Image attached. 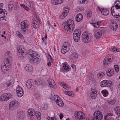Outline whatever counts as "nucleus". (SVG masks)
<instances>
[{
	"label": "nucleus",
	"mask_w": 120,
	"mask_h": 120,
	"mask_svg": "<svg viewBox=\"0 0 120 120\" xmlns=\"http://www.w3.org/2000/svg\"><path fill=\"white\" fill-rule=\"evenodd\" d=\"M107 116H107V115L105 116L104 117V118L105 120H114L112 119H107Z\"/></svg>",
	"instance_id": "obj_62"
},
{
	"label": "nucleus",
	"mask_w": 120,
	"mask_h": 120,
	"mask_svg": "<svg viewBox=\"0 0 120 120\" xmlns=\"http://www.w3.org/2000/svg\"><path fill=\"white\" fill-rule=\"evenodd\" d=\"M69 11V9L68 7H65L64 9V11L63 12V14H64L65 16H66L68 13Z\"/></svg>",
	"instance_id": "obj_29"
},
{
	"label": "nucleus",
	"mask_w": 120,
	"mask_h": 120,
	"mask_svg": "<svg viewBox=\"0 0 120 120\" xmlns=\"http://www.w3.org/2000/svg\"><path fill=\"white\" fill-rule=\"evenodd\" d=\"M21 28L24 32H25L28 28V24L26 21H22L21 23Z\"/></svg>",
	"instance_id": "obj_11"
},
{
	"label": "nucleus",
	"mask_w": 120,
	"mask_h": 120,
	"mask_svg": "<svg viewBox=\"0 0 120 120\" xmlns=\"http://www.w3.org/2000/svg\"><path fill=\"white\" fill-rule=\"evenodd\" d=\"M118 27L117 24L115 22H112L111 27L113 30H116Z\"/></svg>",
	"instance_id": "obj_20"
},
{
	"label": "nucleus",
	"mask_w": 120,
	"mask_h": 120,
	"mask_svg": "<svg viewBox=\"0 0 120 120\" xmlns=\"http://www.w3.org/2000/svg\"><path fill=\"white\" fill-rule=\"evenodd\" d=\"M28 115L30 116V118H32V116H34L35 115L36 112L34 111H30L29 109L28 110Z\"/></svg>",
	"instance_id": "obj_25"
},
{
	"label": "nucleus",
	"mask_w": 120,
	"mask_h": 120,
	"mask_svg": "<svg viewBox=\"0 0 120 120\" xmlns=\"http://www.w3.org/2000/svg\"><path fill=\"white\" fill-rule=\"evenodd\" d=\"M115 2L117 3V4H118L119 5H120V1L119 0L116 1Z\"/></svg>",
	"instance_id": "obj_64"
},
{
	"label": "nucleus",
	"mask_w": 120,
	"mask_h": 120,
	"mask_svg": "<svg viewBox=\"0 0 120 120\" xmlns=\"http://www.w3.org/2000/svg\"><path fill=\"white\" fill-rule=\"evenodd\" d=\"M77 9L78 11H82L84 10L83 7H78Z\"/></svg>",
	"instance_id": "obj_54"
},
{
	"label": "nucleus",
	"mask_w": 120,
	"mask_h": 120,
	"mask_svg": "<svg viewBox=\"0 0 120 120\" xmlns=\"http://www.w3.org/2000/svg\"><path fill=\"white\" fill-rule=\"evenodd\" d=\"M112 82L109 80H107V87H109L110 86L112 85Z\"/></svg>",
	"instance_id": "obj_45"
},
{
	"label": "nucleus",
	"mask_w": 120,
	"mask_h": 120,
	"mask_svg": "<svg viewBox=\"0 0 120 120\" xmlns=\"http://www.w3.org/2000/svg\"><path fill=\"white\" fill-rule=\"evenodd\" d=\"M114 6L113 5L112 6L111 8V13L112 16H114V15H115V14L114 13Z\"/></svg>",
	"instance_id": "obj_40"
},
{
	"label": "nucleus",
	"mask_w": 120,
	"mask_h": 120,
	"mask_svg": "<svg viewBox=\"0 0 120 120\" xmlns=\"http://www.w3.org/2000/svg\"><path fill=\"white\" fill-rule=\"evenodd\" d=\"M27 56L29 55L31 58L29 60V61L32 64H39L40 62L41 59L39 57L38 55L36 52L29 50L27 52Z\"/></svg>",
	"instance_id": "obj_1"
},
{
	"label": "nucleus",
	"mask_w": 120,
	"mask_h": 120,
	"mask_svg": "<svg viewBox=\"0 0 120 120\" xmlns=\"http://www.w3.org/2000/svg\"><path fill=\"white\" fill-rule=\"evenodd\" d=\"M59 116L60 117V120H61L63 117V115L62 113H60Z\"/></svg>",
	"instance_id": "obj_63"
},
{
	"label": "nucleus",
	"mask_w": 120,
	"mask_h": 120,
	"mask_svg": "<svg viewBox=\"0 0 120 120\" xmlns=\"http://www.w3.org/2000/svg\"><path fill=\"white\" fill-rule=\"evenodd\" d=\"M35 115L37 117L38 120H40L41 119V113L39 112H36Z\"/></svg>",
	"instance_id": "obj_35"
},
{
	"label": "nucleus",
	"mask_w": 120,
	"mask_h": 120,
	"mask_svg": "<svg viewBox=\"0 0 120 120\" xmlns=\"http://www.w3.org/2000/svg\"><path fill=\"white\" fill-rule=\"evenodd\" d=\"M101 13L104 15H107L109 13V11L108 10L102 9V10L101 11Z\"/></svg>",
	"instance_id": "obj_24"
},
{
	"label": "nucleus",
	"mask_w": 120,
	"mask_h": 120,
	"mask_svg": "<svg viewBox=\"0 0 120 120\" xmlns=\"http://www.w3.org/2000/svg\"><path fill=\"white\" fill-rule=\"evenodd\" d=\"M68 51L67 48L63 47V48L61 50V52L62 53L64 54L67 51Z\"/></svg>",
	"instance_id": "obj_43"
},
{
	"label": "nucleus",
	"mask_w": 120,
	"mask_h": 120,
	"mask_svg": "<svg viewBox=\"0 0 120 120\" xmlns=\"http://www.w3.org/2000/svg\"><path fill=\"white\" fill-rule=\"evenodd\" d=\"M17 54L18 58L22 59H23L26 56V52H24L22 48L20 47L18 48Z\"/></svg>",
	"instance_id": "obj_6"
},
{
	"label": "nucleus",
	"mask_w": 120,
	"mask_h": 120,
	"mask_svg": "<svg viewBox=\"0 0 120 120\" xmlns=\"http://www.w3.org/2000/svg\"><path fill=\"white\" fill-rule=\"evenodd\" d=\"M80 37V36L73 35V37L74 41L76 42H78L79 41Z\"/></svg>",
	"instance_id": "obj_31"
},
{
	"label": "nucleus",
	"mask_w": 120,
	"mask_h": 120,
	"mask_svg": "<svg viewBox=\"0 0 120 120\" xmlns=\"http://www.w3.org/2000/svg\"><path fill=\"white\" fill-rule=\"evenodd\" d=\"M106 74L109 76H112L114 74V70L111 68H108V70L106 71Z\"/></svg>",
	"instance_id": "obj_16"
},
{
	"label": "nucleus",
	"mask_w": 120,
	"mask_h": 120,
	"mask_svg": "<svg viewBox=\"0 0 120 120\" xmlns=\"http://www.w3.org/2000/svg\"><path fill=\"white\" fill-rule=\"evenodd\" d=\"M81 34L80 33H75V32H74V33L73 34V35L75 36H80Z\"/></svg>",
	"instance_id": "obj_60"
},
{
	"label": "nucleus",
	"mask_w": 120,
	"mask_h": 120,
	"mask_svg": "<svg viewBox=\"0 0 120 120\" xmlns=\"http://www.w3.org/2000/svg\"><path fill=\"white\" fill-rule=\"evenodd\" d=\"M64 87H63L67 90H69V88L67 86L68 85L66 84H64Z\"/></svg>",
	"instance_id": "obj_59"
},
{
	"label": "nucleus",
	"mask_w": 120,
	"mask_h": 120,
	"mask_svg": "<svg viewBox=\"0 0 120 120\" xmlns=\"http://www.w3.org/2000/svg\"><path fill=\"white\" fill-rule=\"evenodd\" d=\"M75 117L79 119H84L85 117L84 113L81 111H79L78 112H75Z\"/></svg>",
	"instance_id": "obj_8"
},
{
	"label": "nucleus",
	"mask_w": 120,
	"mask_h": 120,
	"mask_svg": "<svg viewBox=\"0 0 120 120\" xmlns=\"http://www.w3.org/2000/svg\"><path fill=\"white\" fill-rule=\"evenodd\" d=\"M54 99L56 104L59 106L61 107L64 105L63 102L60 97L58 95H55L54 96Z\"/></svg>",
	"instance_id": "obj_5"
},
{
	"label": "nucleus",
	"mask_w": 120,
	"mask_h": 120,
	"mask_svg": "<svg viewBox=\"0 0 120 120\" xmlns=\"http://www.w3.org/2000/svg\"><path fill=\"white\" fill-rule=\"evenodd\" d=\"M71 59L73 61H75V60L78 58V55L77 54L75 53H72L70 56Z\"/></svg>",
	"instance_id": "obj_18"
},
{
	"label": "nucleus",
	"mask_w": 120,
	"mask_h": 120,
	"mask_svg": "<svg viewBox=\"0 0 120 120\" xmlns=\"http://www.w3.org/2000/svg\"><path fill=\"white\" fill-rule=\"evenodd\" d=\"M32 24L33 27L35 29H37L38 26V23L36 20H34L32 21Z\"/></svg>",
	"instance_id": "obj_23"
},
{
	"label": "nucleus",
	"mask_w": 120,
	"mask_h": 120,
	"mask_svg": "<svg viewBox=\"0 0 120 120\" xmlns=\"http://www.w3.org/2000/svg\"><path fill=\"white\" fill-rule=\"evenodd\" d=\"M71 67L72 69H73V70L74 71H76V67L75 65L74 64H72L71 65Z\"/></svg>",
	"instance_id": "obj_58"
},
{
	"label": "nucleus",
	"mask_w": 120,
	"mask_h": 120,
	"mask_svg": "<svg viewBox=\"0 0 120 120\" xmlns=\"http://www.w3.org/2000/svg\"><path fill=\"white\" fill-rule=\"evenodd\" d=\"M65 94H68V95L72 96V94H71V91H66L65 92Z\"/></svg>",
	"instance_id": "obj_48"
},
{
	"label": "nucleus",
	"mask_w": 120,
	"mask_h": 120,
	"mask_svg": "<svg viewBox=\"0 0 120 120\" xmlns=\"http://www.w3.org/2000/svg\"><path fill=\"white\" fill-rule=\"evenodd\" d=\"M12 95L10 94L5 93L2 94L0 98V100L2 101H4L8 100L11 98Z\"/></svg>",
	"instance_id": "obj_7"
},
{
	"label": "nucleus",
	"mask_w": 120,
	"mask_h": 120,
	"mask_svg": "<svg viewBox=\"0 0 120 120\" xmlns=\"http://www.w3.org/2000/svg\"><path fill=\"white\" fill-rule=\"evenodd\" d=\"M34 97L38 100H39L40 98V95L38 92H36L34 93Z\"/></svg>",
	"instance_id": "obj_36"
},
{
	"label": "nucleus",
	"mask_w": 120,
	"mask_h": 120,
	"mask_svg": "<svg viewBox=\"0 0 120 120\" xmlns=\"http://www.w3.org/2000/svg\"><path fill=\"white\" fill-rule=\"evenodd\" d=\"M34 85H41L42 86H43L45 84L44 81L40 79H39L38 81L35 80H34Z\"/></svg>",
	"instance_id": "obj_15"
},
{
	"label": "nucleus",
	"mask_w": 120,
	"mask_h": 120,
	"mask_svg": "<svg viewBox=\"0 0 120 120\" xmlns=\"http://www.w3.org/2000/svg\"><path fill=\"white\" fill-rule=\"evenodd\" d=\"M2 8L0 7V14H4L6 16L7 15V13H5V12H6V11L5 9ZM1 15H0V16Z\"/></svg>",
	"instance_id": "obj_30"
},
{
	"label": "nucleus",
	"mask_w": 120,
	"mask_h": 120,
	"mask_svg": "<svg viewBox=\"0 0 120 120\" xmlns=\"http://www.w3.org/2000/svg\"><path fill=\"white\" fill-rule=\"evenodd\" d=\"M113 5L114 6H114V8L115 7L116 9H120V5H119L118 4H117V3H116L115 2Z\"/></svg>",
	"instance_id": "obj_39"
},
{
	"label": "nucleus",
	"mask_w": 120,
	"mask_h": 120,
	"mask_svg": "<svg viewBox=\"0 0 120 120\" xmlns=\"http://www.w3.org/2000/svg\"><path fill=\"white\" fill-rule=\"evenodd\" d=\"M112 58V59L110 56H106L103 62V64L105 65H107L110 63L113 60Z\"/></svg>",
	"instance_id": "obj_10"
},
{
	"label": "nucleus",
	"mask_w": 120,
	"mask_h": 120,
	"mask_svg": "<svg viewBox=\"0 0 120 120\" xmlns=\"http://www.w3.org/2000/svg\"><path fill=\"white\" fill-rule=\"evenodd\" d=\"M64 15V14H63V13L62 15L60 16V18L61 19H63L66 16H65Z\"/></svg>",
	"instance_id": "obj_61"
},
{
	"label": "nucleus",
	"mask_w": 120,
	"mask_h": 120,
	"mask_svg": "<svg viewBox=\"0 0 120 120\" xmlns=\"http://www.w3.org/2000/svg\"><path fill=\"white\" fill-rule=\"evenodd\" d=\"M105 74L103 72H101L98 73L97 75V77L98 78L100 79L105 76Z\"/></svg>",
	"instance_id": "obj_38"
},
{
	"label": "nucleus",
	"mask_w": 120,
	"mask_h": 120,
	"mask_svg": "<svg viewBox=\"0 0 120 120\" xmlns=\"http://www.w3.org/2000/svg\"><path fill=\"white\" fill-rule=\"evenodd\" d=\"M75 24L73 21L71 19L67 20L65 24L64 25V29L68 33L73 31L74 29Z\"/></svg>",
	"instance_id": "obj_2"
},
{
	"label": "nucleus",
	"mask_w": 120,
	"mask_h": 120,
	"mask_svg": "<svg viewBox=\"0 0 120 120\" xmlns=\"http://www.w3.org/2000/svg\"><path fill=\"white\" fill-rule=\"evenodd\" d=\"M74 32H75V33H77L81 34V31L80 29H77L75 30Z\"/></svg>",
	"instance_id": "obj_56"
},
{
	"label": "nucleus",
	"mask_w": 120,
	"mask_h": 120,
	"mask_svg": "<svg viewBox=\"0 0 120 120\" xmlns=\"http://www.w3.org/2000/svg\"><path fill=\"white\" fill-rule=\"evenodd\" d=\"M99 22H97V23H94L93 25L95 27L98 28V27H99L98 26Z\"/></svg>",
	"instance_id": "obj_55"
},
{
	"label": "nucleus",
	"mask_w": 120,
	"mask_h": 120,
	"mask_svg": "<svg viewBox=\"0 0 120 120\" xmlns=\"http://www.w3.org/2000/svg\"><path fill=\"white\" fill-rule=\"evenodd\" d=\"M91 93L90 96L92 99H94L96 97L97 94V92L96 89L94 88H93L92 89Z\"/></svg>",
	"instance_id": "obj_14"
},
{
	"label": "nucleus",
	"mask_w": 120,
	"mask_h": 120,
	"mask_svg": "<svg viewBox=\"0 0 120 120\" xmlns=\"http://www.w3.org/2000/svg\"><path fill=\"white\" fill-rule=\"evenodd\" d=\"M79 1L81 4H85L87 3V0H80Z\"/></svg>",
	"instance_id": "obj_57"
},
{
	"label": "nucleus",
	"mask_w": 120,
	"mask_h": 120,
	"mask_svg": "<svg viewBox=\"0 0 120 120\" xmlns=\"http://www.w3.org/2000/svg\"><path fill=\"white\" fill-rule=\"evenodd\" d=\"M18 104V102L16 101H12L11 102L9 105V107L11 108L13 106L15 107Z\"/></svg>",
	"instance_id": "obj_21"
},
{
	"label": "nucleus",
	"mask_w": 120,
	"mask_h": 120,
	"mask_svg": "<svg viewBox=\"0 0 120 120\" xmlns=\"http://www.w3.org/2000/svg\"><path fill=\"white\" fill-rule=\"evenodd\" d=\"M7 63H6V64H4V65L1 66V67L2 72L4 73L6 72L8 70H9L8 68H10V64L9 63L8 61L7 62Z\"/></svg>",
	"instance_id": "obj_9"
},
{
	"label": "nucleus",
	"mask_w": 120,
	"mask_h": 120,
	"mask_svg": "<svg viewBox=\"0 0 120 120\" xmlns=\"http://www.w3.org/2000/svg\"><path fill=\"white\" fill-rule=\"evenodd\" d=\"M116 102L115 100H112L111 101H107V102L109 104L113 105Z\"/></svg>",
	"instance_id": "obj_41"
},
{
	"label": "nucleus",
	"mask_w": 120,
	"mask_h": 120,
	"mask_svg": "<svg viewBox=\"0 0 120 120\" xmlns=\"http://www.w3.org/2000/svg\"><path fill=\"white\" fill-rule=\"evenodd\" d=\"M7 87H10L12 86V82L10 81L9 82H8L7 84Z\"/></svg>",
	"instance_id": "obj_51"
},
{
	"label": "nucleus",
	"mask_w": 120,
	"mask_h": 120,
	"mask_svg": "<svg viewBox=\"0 0 120 120\" xmlns=\"http://www.w3.org/2000/svg\"><path fill=\"white\" fill-rule=\"evenodd\" d=\"M17 96L19 97H21L23 94V90H22L19 92H17Z\"/></svg>",
	"instance_id": "obj_37"
},
{
	"label": "nucleus",
	"mask_w": 120,
	"mask_h": 120,
	"mask_svg": "<svg viewBox=\"0 0 120 120\" xmlns=\"http://www.w3.org/2000/svg\"><path fill=\"white\" fill-rule=\"evenodd\" d=\"M83 18L82 14L79 13L76 15L75 18V20L77 22H80L81 20Z\"/></svg>",
	"instance_id": "obj_17"
},
{
	"label": "nucleus",
	"mask_w": 120,
	"mask_h": 120,
	"mask_svg": "<svg viewBox=\"0 0 120 120\" xmlns=\"http://www.w3.org/2000/svg\"><path fill=\"white\" fill-rule=\"evenodd\" d=\"M14 4L13 3L11 2H9L8 4V10L9 11H11L12 10V9L14 7Z\"/></svg>",
	"instance_id": "obj_32"
},
{
	"label": "nucleus",
	"mask_w": 120,
	"mask_h": 120,
	"mask_svg": "<svg viewBox=\"0 0 120 120\" xmlns=\"http://www.w3.org/2000/svg\"><path fill=\"white\" fill-rule=\"evenodd\" d=\"M31 80H28L26 83V85L27 88L29 89H30L32 87V86H34V85H33L31 83Z\"/></svg>",
	"instance_id": "obj_22"
},
{
	"label": "nucleus",
	"mask_w": 120,
	"mask_h": 120,
	"mask_svg": "<svg viewBox=\"0 0 120 120\" xmlns=\"http://www.w3.org/2000/svg\"><path fill=\"white\" fill-rule=\"evenodd\" d=\"M70 46L68 42H65L64 43L63 47L67 48V50H68L70 49Z\"/></svg>",
	"instance_id": "obj_28"
},
{
	"label": "nucleus",
	"mask_w": 120,
	"mask_h": 120,
	"mask_svg": "<svg viewBox=\"0 0 120 120\" xmlns=\"http://www.w3.org/2000/svg\"><path fill=\"white\" fill-rule=\"evenodd\" d=\"M92 34L91 33L87 34L84 32L82 34V41L84 42L88 43L89 42L91 39Z\"/></svg>",
	"instance_id": "obj_3"
},
{
	"label": "nucleus",
	"mask_w": 120,
	"mask_h": 120,
	"mask_svg": "<svg viewBox=\"0 0 120 120\" xmlns=\"http://www.w3.org/2000/svg\"><path fill=\"white\" fill-rule=\"evenodd\" d=\"M20 5L21 7H22L26 11H28L29 10V8L26 6L22 4H20Z\"/></svg>",
	"instance_id": "obj_46"
},
{
	"label": "nucleus",
	"mask_w": 120,
	"mask_h": 120,
	"mask_svg": "<svg viewBox=\"0 0 120 120\" xmlns=\"http://www.w3.org/2000/svg\"><path fill=\"white\" fill-rule=\"evenodd\" d=\"M102 113L99 111H97L94 112L92 117V120H102Z\"/></svg>",
	"instance_id": "obj_4"
},
{
	"label": "nucleus",
	"mask_w": 120,
	"mask_h": 120,
	"mask_svg": "<svg viewBox=\"0 0 120 120\" xmlns=\"http://www.w3.org/2000/svg\"><path fill=\"white\" fill-rule=\"evenodd\" d=\"M47 84L48 86L51 88H54L56 85L54 80L52 79H49L47 81Z\"/></svg>",
	"instance_id": "obj_13"
},
{
	"label": "nucleus",
	"mask_w": 120,
	"mask_h": 120,
	"mask_svg": "<svg viewBox=\"0 0 120 120\" xmlns=\"http://www.w3.org/2000/svg\"><path fill=\"white\" fill-rule=\"evenodd\" d=\"M16 34L20 38H22L23 36L22 35L19 31H17L16 32Z\"/></svg>",
	"instance_id": "obj_42"
},
{
	"label": "nucleus",
	"mask_w": 120,
	"mask_h": 120,
	"mask_svg": "<svg viewBox=\"0 0 120 120\" xmlns=\"http://www.w3.org/2000/svg\"><path fill=\"white\" fill-rule=\"evenodd\" d=\"M63 0H52V4L53 5H57L61 4L63 2Z\"/></svg>",
	"instance_id": "obj_19"
},
{
	"label": "nucleus",
	"mask_w": 120,
	"mask_h": 120,
	"mask_svg": "<svg viewBox=\"0 0 120 120\" xmlns=\"http://www.w3.org/2000/svg\"><path fill=\"white\" fill-rule=\"evenodd\" d=\"M94 35L95 37L97 39L100 38L102 34L101 32L99 30H94Z\"/></svg>",
	"instance_id": "obj_12"
},
{
	"label": "nucleus",
	"mask_w": 120,
	"mask_h": 120,
	"mask_svg": "<svg viewBox=\"0 0 120 120\" xmlns=\"http://www.w3.org/2000/svg\"><path fill=\"white\" fill-rule=\"evenodd\" d=\"M107 80H104L102 81L100 83V86L102 87L107 86Z\"/></svg>",
	"instance_id": "obj_27"
},
{
	"label": "nucleus",
	"mask_w": 120,
	"mask_h": 120,
	"mask_svg": "<svg viewBox=\"0 0 120 120\" xmlns=\"http://www.w3.org/2000/svg\"><path fill=\"white\" fill-rule=\"evenodd\" d=\"M115 111H116V113L117 115H120V107L118 106H117L115 108Z\"/></svg>",
	"instance_id": "obj_34"
},
{
	"label": "nucleus",
	"mask_w": 120,
	"mask_h": 120,
	"mask_svg": "<svg viewBox=\"0 0 120 120\" xmlns=\"http://www.w3.org/2000/svg\"><path fill=\"white\" fill-rule=\"evenodd\" d=\"M101 93L104 97H106L108 95L109 93L106 90H104L102 91Z\"/></svg>",
	"instance_id": "obj_33"
},
{
	"label": "nucleus",
	"mask_w": 120,
	"mask_h": 120,
	"mask_svg": "<svg viewBox=\"0 0 120 120\" xmlns=\"http://www.w3.org/2000/svg\"><path fill=\"white\" fill-rule=\"evenodd\" d=\"M114 67L116 71L117 72H118L119 70V68L118 66L116 65H114Z\"/></svg>",
	"instance_id": "obj_50"
},
{
	"label": "nucleus",
	"mask_w": 120,
	"mask_h": 120,
	"mask_svg": "<svg viewBox=\"0 0 120 120\" xmlns=\"http://www.w3.org/2000/svg\"><path fill=\"white\" fill-rule=\"evenodd\" d=\"M92 15V13L90 11H88L87 12V16L88 17H90Z\"/></svg>",
	"instance_id": "obj_47"
},
{
	"label": "nucleus",
	"mask_w": 120,
	"mask_h": 120,
	"mask_svg": "<svg viewBox=\"0 0 120 120\" xmlns=\"http://www.w3.org/2000/svg\"><path fill=\"white\" fill-rule=\"evenodd\" d=\"M23 90L22 88L19 85L17 86V87L16 88V92L20 91H21V90Z\"/></svg>",
	"instance_id": "obj_44"
},
{
	"label": "nucleus",
	"mask_w": 120,
	"mask_h": 120,
	"mask_svg": "<svg viewBox=\"0 0 120 120\" xmlns=\"http://www.w3.org/2000/svg\"><path fill=\"white\" fill-rule=\"evenodd\" d=\"M110 50L111 51H113L114 52H118L119 51V49H117L114 48H112L110 49Z\"/></svg>",
	"instance_id": "obj_49"
},
{
	"label": "nucleus",
	"mask_w": 120,
	"mask_h": 120,
	"mask_svg": "<svg viewBox=\"0 0 120 120\" xmlns=\"http://www.w3.org/2000/svg\"><path fill=\"white\" fill-rule=\"evenodd\" d=\"M48 58L49 61H50L52 62H53V59H52V57L49 55L48 56Z\"/></svg>",
	"instance_id": "obj_53"
},
{
	"label": "nucleus",
	"mask_w": 120,
	"mask_h": 120,
	"mask_svg": "<svg viewBox=\"0 0 120 120\" xmlns=\"http://www.w3.org/2000/svg\"><path fill=\"white\" fill-rule=\"evenodd\" d=\"M63 67L66 70V71L68 70L69 68L67 66L66 64H64L63 66Z\"/></svg>",
	"instance_id": "obj_52"
},
{
	"label": "nucleus",
	"mask_w": 120,
	"mask_h": 120,
	"mask_svg": "<svg viewBox=\"0 0 120 120\" xmlns=\"http://www.w3.org/2000/svg\"><path fill=\"white\" fill-rule=\"evenodd\" d=\"M28 71L31 72L33 71V68L32 67L29 65L26 66L25 68Z\"/></svg>",
	"instance_id": "obj_26"
}]
</instances>
